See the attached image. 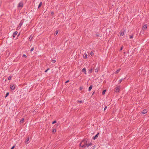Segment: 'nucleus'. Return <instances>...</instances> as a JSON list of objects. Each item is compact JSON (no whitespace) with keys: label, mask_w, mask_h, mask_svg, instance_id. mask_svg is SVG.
I'll list each match as a JSON object with an SVG mask.
<instances>
[{"label":"nucleus","mask_w":149,"mask_h":149,"mask_svg":"<svg viewBox=\"0 0 149 149\" xmlns=\"http://www.w3.org/2000/svg\"><path fill=\"white\" fill-rule=\"evenodd\" d=\"M87 139H86L83 140L80 143V146L82 148L85 147L86 146L87 144Z\"/></svg>","instance_id":"f257e3e1"},{"label":"nucleus","mask_w":149,"mask_h":149,"mask_svg":"<svg viewBox=\"0 0 149 149\" xmlns=\"http://www.w3.org/2000/svg\"><path fill=\"white\" fill-rule=\"evenodd\" d=\"M24 19H23L20 21V22L19 23V24L18 25V26L17 27L18 28H20V27L23 24L24 22Z\"/></svg>","instance_id":"f03ea898"},{"label":"nucleus","mask_w":149,"mask_h":149,"mask_svg":"<svg viewBox=\"0 0 149 149\" xmlns=\"http://www.w3.org/2000/svg\"><path fill=\"white\" fill-rule=\"evenodd\" d=\"M23 6V3L22 1L20 2L18 4L17 7L18 8L21 7L22 8Z\"/></svg>","instance_id":"7ed1b4c3"},{"label":"nucleus","mask_w":149,"mask_h":149,"mask_svg":"<svg viewBox=\"0 0 149 149\" xmlns=\"http://www.w3.org/2000/svg\"><path fill=\"white\" fill-rule=\"evenodd\" d=\"M120 91V88L118 87L115 88V92L116 93L119 92Z\"/></svg>","instance_id":"20e7f679"},{"label":"nucleus","mask_w":149,"mask_h":149,"mask_svg":"<svg viewBox=\"0 0 149 149\" xmlns=\"http://www.w3.org/2000/svg\"><path fill=\"white\" fill-rule=\"evenodd\" d=\"M147 28V26L146 24L144 25L142 29L143 30L145 31L146 30Z\"/></svg>","instance_id":"39448f33"},{"label":"nucleus","mask_w":149,"mask_h":149,"mask_svg":"<svg viewBox=\"0 0 149 149\" xmlns=\"http://www.w3.org/2000/svg\"><path fill=\"white\" fill-rule=\"evenodd\" d=\"M99 134V133H97L94 137H93V139L94 140L96 139L98 137Z\"/></svg>","instance_id":"423d86ee"},{"label":"nucleus","mask_w":149,"mask_h":149,"mask_svg":"<svg viewBox=\"0 0 149 149\" xmlns=\"http://www.w3.org/2000/svg\"><path fill=\"white\" fill-rule=\"evenodd\" d=\"M10 88L12 90H14L15 89V87L14 85H11L10 86Z\"/></svg>","instance_id":"0eeeda50"},{"label":"nucleus","mask_w":149,"mask_h":149,"mask_svg":"<svg viewBox=\"0 0 149 149\" xmlns=\"http://www.w3.org/2000/svg\"><path fill=\"white\" fill-rule=\"evenodd\" d=\"M147 112V110L146 109H144L142 111V113L143 114L146 113Z\"/></svg>","instance_id":"6e6552de"},{"label":"nucleus","mask_w":149,"mask_h":149,"mask_svg":"<svg viewBox=\"0 0 149 149\" xmlns=\"http://www.w3.org/2000/svg\"><path fill=\"white\" fill-rule=\"evenodd\" d=\"M125 31H121L120 33V36H123L124 35V32Z\"/></svg>","instance_id":"1a4fd4ad"},{"label":"nucleus","mask_w":149,"mask_h":149,"mask_svg":"<svg viewBox=\"0 0 149 149\" xmlns=\"http://www.w3.org/2000/svg\"><path fill=\"white\" fill-rule=\"evenodd\" d=\"M29 138L28 137L25 141V143L27 144H28L29 143Z\"/></svg>","instance_id":"9d476101"},{"label":"nucleus","mask_w":149,"mask_h":149,"mask_svg":"<svg viewBox=\"0 0 149 149\" xmlns=\"http://www.w3.org/2000/svg\"><path fill=\"white\" fill-rule=\"evenodd\" d=\"M82 71L83 72H84V73H85V74H86V69L84 68L82 70Z\"/></svg>","instance_id":"9b49d317"},{"label":"nucleus","mask_w":149,"mask_h":149,"mask_svg":"<svg viewBox=\"0 0 149 149\" xmlns=\"http://www.w3.org/2000/svg\"><path fill=\"white\" fill-rule=\"evenodd\" d=\"M92 144L91 143H88V144L87 143L86 146L87 147H88L89 146H92Z\"/></svg>","instance_id":"f8f14e48"},{"label":"nucleus","mask_w":149,"mask_h":149,"mask_svg":"<svg viewBox=\"0 0 149 149\" xmlns=\"http://www.w3.org/2000/svg\"><path fill=\"white\" fill-rule=\"evenodd\" d=\"M120 70V69H118V70H117L115 72V74H117L118 73Z\"/></svg>","instance_id":"ddd939ff"},{"label":"nucleus","mask_w":149,"mask_h":149,"mask_svg":"<svg viewBox=\"0 0 149 149\" xmlns=\"http://www.w3.org/2000/svg\"><path fill=\"white\" fill-rule=\"evenodd\" d=\"M42 2H40V3L38 5V8H39L41 6H42Z\"/></svg>","instance_id":"4468645a"},{"label":"nucleus","mask_w":149,"mask_h":149,"mask_svg":"<svg viewBox=\"0 0 149 149\" xmlns=\"http://www.w3.org/2000/svg\"><path fill=\"white\" fill-rule=\"evenodd\" d=\"M92 85L89 88H88V91H91V90L92 88Z\"/></svg>","instance_id":"2eb2a0df"},{"label":"nucleus","mask_w":149,"mask_h":149,"mask_svg":"<svg viewBox=\"0 0 149 149\" xmlns=\"http://www.w3.org/2000/svg\"><path fill=\"white\" fill-rule=\"evenodd\" d=\"M92 70H93V69L92 68H91V69H90L88 71V73L90 74V73H91L92 72Z\"/></svg>","instance_id":"dca6fc26"},{"label":"nucleus","mask_w":149,"mask_h":149,"mask_svg":"<svg viewBox=\"0 0 149 149\" xmlns=\"http://www.w3.org/2000/svg\"><path fill=\"white\" fill-rule=\"evenodd\" d=\"M24 119L23 118L21 119V120L20 121V123H23L24 122Z\"/></svg>","instance_id":"f3484780"},{"label":"nucleus","mask_w":149,"mask_h":149,"mask_svg":"<svg viewBox=\"0 0 149 149\" xmlns=\"http://www.w3.org/2000/svg\"><path fill=\"white\" fill-rule=\"evenodd\" d=\"M125 79V78L124 79H120V80H119L118 81V82H119V83H120L123 80V79Z\"/></svg>","instance_id":"a211bd4d"},{"label":"nucleus","mask_w":149,"mask_h":149,"mask_svg":"<svg viewBox=\"0 0 149 149\" xmlns=\"http://www.w3.org/2000/svg\"><path fill=\"white\" fill-rule=\"evenodd\" d=\"M87 56V55L86 54H85L84 55V58H86Z\"/></svg>","instance_id":"6ab92c4d"},{"label":"nucleus","mask_w":149,"mask_h":149,"mask_svg":"<svg viewBox=\"0 0 149 149\" xmlns=\"http://www.w3.org/2000/svg\"><path fill=\"white\" fill-rule=\"evenodd\" d=\"M58 33V30L56 31L54 33V35L55 36Z\"/></svg>","instance_id":"aec40b11"},{"label":"nucleus","mask_w":149,"mask_h":149,"mask_svg":"<svg viewBox=\"0 0 149 149\" xmlns=\"http://www.w3.org/2000/svg\"><path fill=\"white\" fill-rule=\"evenodd\" d=\"M99 70V69L98 68H96L95 70V72H98Z\"/></svg>","instance_id":"412c9836"},{"label":"nucleus","mask_w":149,"mask_h":149,"mask_svg":"<svg viewBox=\"0 0 149 149\" xmlns=\"http://www.w3.org/2000/svg\"><path fill=\"white\" fill-rule=\"evenodd\" d=\"M106 92V90H104L102 92V94L103 95H104L105 94V92Z\"/></svg>","instance_id":"4be33fe9"},{"label":"nucleus","mask_w":149,"mask_h":149,"mask_svg":"<svg viewBox=\"0 0 149 149\" xmlns=\"http://www.w3.org/2000/svg\"><path fill=\"white\" fill-rule=\"evenodd\" d=\"M56 131V129H53V131H52V132L53 133H55Z\"/></svg>","instance_id":"5701e85b"},{"label":"nucleus","mask_w":149,"mask_h":149,"mask_svg":"<svg viewBox=\"0 0 149 149\" xmlns=\"http://www.w3.org/2000/svg\"><path fill=\"white\" fill-rule=\"evenodd\" d=\"M93 53L92 52H91L90 54V55H91V56L93 55Z\"/></svg>","instance_id":"b1692460"},{"label":"nucleus","mask_w":149,"mask_h":149,"mask_svg":"<svg viewBox=\"0 0 149 149\" xmlns=\"http://www.w3.org/2000/svg\"><path fill=\"white\" fill-rule=\"evenodd\" d=\"M17 32L15 31L14 32L13 35H17Z\"/></svg>","instance_id":"393cba45"},{"label":"nucleus","mask_w":149,"mask_h":149,"mask_svg":"<svg viewBox=\"0 0 149 149\" xmlns=\"http://www.w3.org/2000/svg\"><path fill=\"white\" fill-rule=\"evenodd\" d=\"M77 102L79 103H82L83 102V101L81 100H78Z\"/></svg>","instance_id":"a878e982"},{"label":"nucleus","mask_w":149,"mask_h":149,"mask_svg":"<svg viewBox=\"0 0 149 149\" xmlns=\"http://www.w3.org/2000/svg\"><path fill=\"white\" fill-rule=\"evenodd\" d=\"M11 79V76H10L8 77V80H10Z\"/></svg>","instance_id":"bb28decb"},{"label":"nucleus","mask_w":149,"mask_h":149,"mask_svg":"<svg viewBox=\"0 0 149 149\" xmlns=\"http://www.w3.org/2000/svg\"><path fill=\"white\" fill-rule=\"evenodd\" d=\"M8 95H9V93L8 92L6 93V95L5 97H7L8 96Z\"/></svg>","instance_id":"cd10ccee"},{"label":"nucleus","mask_w":149,"mask_h":149,"mask_svg":"<svg viewBox=\"0 0 149 149\" xmlns=\"http://www.w3.org/2000/svg\"><path fill=\"white\" fill-rule=\"evenodd\" d=\"M34 49V47H32V48L31 49V50H30L31 52H32V51H33V50Z\"/></svg>","instance_id":"c85d7f7f"},{"label":"nucleus","mask_w":149,"mask_h":149,"mask_svg":"<svg viewBox=\"0 0 149 149\" xmlns=\"http://www.w3.org/2000/svg\"><path fill=\"white\" fill-rule=\"evenodd\" d=\"M52 62L54 63H55L56 62V61L55 60H52Z\"/></svg>","instance_id":"c756f323"},{"label":"nucleus","mask_w":149,"mask_h":149,"mask_svg":"<svg viewBox=\"0 0 149 149\" xmlns=\"http://www.w3.org/2000/svg\"><path fill=\"white\" fill-rule=\"evenodd\" d=\"M49 70V68H47L46 70L45 71V72H47V71Z\"/></svg>","instance_id":"7c9ffc66"},{"label":"nucleus","mask_w":149,"mask_h":149,"mask_svg":"<svg viewBox=\"0 0 149 149\" xmlns=\"http://www.w3.org/2000/svg\"><path fill=\"white\" fill-rule=\"evenodd\" d=\"M54 15V12H52L51 13V16H53Z\"/></svg>","instance_id":"2f4dec72"},{"label":"nucleus","mask_w":149,"mask_h":149,"mask_svg":"<svg viewBox=\"0 0 149 149\" xmlns=\"http://www.w3.org/2000/svg\"><path fill=\"white\" fill-rule=\"evenodd\" d=\"M23 56L24 58H26V55L23 54Z\"/></svg>","instance_id":"473e14b6"},{"label":"nucleus","mask_w":149,"mask_h":149,"mask_svg":"<svg viewBox=\"0 0 149 149\" xmlns=\"http://www.w3.org/2000/svg\"><path fill=\"white\" fill-rule=\"evenodd\" d=\"M56 123V120H54V121H53L52 123L53 124H54Z\"/></svg>","instance_id":"72a5a7b5"},{"label":"nucleus","mask_w":149,"mask_h":149,"mask_svg":"<svg viewBox=\"0 0 149 149\" xmlns=\"http://www.w3.org/2000/svg\"><path fill=\"white\" fill-rule=\"evenodd\" d=\"M133 36H130V39H132V38H133Z\"/></svg>","instance_id":"f704fd0d"},{"label":"nucleus","mask_w":149,"mask_h":149,"mask_svg":"<svg viewBox=\"0 0 149 149\" xmlns=\"http://www.w3.org/2000/svg\"><path fill=\"white\" fill-rule=\"evenodd\" d=\"M82 89H83V88L82 87H80V88H79L80 90H82Z\"/></svg>","instance_id":"c9c22d12"},{"label":"nucleus","mask_w":149,"mask_h":149,"mask_svg":"<svg viewBox=\"0 0 149 149\" xmlns=\"http://www.w3.org/2000/svg\"><path fill=\"white\" fill-rule=\"evenodd\" d=\"M107 106H105V107H104V111H105L107 109Z\"/></svg>","instance_id":"e433bc0d"},{"label":"nucleus","mask_w":149,"mask_h":149,"mask_svg":"<svg viewBox=\"0 0 149 149\" xmlns=\"http://www.w3.org/2000/svg\"><path fill=\"white\" fill-rule=\"evenodd\" d=\"M31 35L30 37L29 38V40H30V41H31L32 39V38H31Z\"/></svg>","instance_id":"4c0bfd02"},{"label":"nucleus","mask_w":149,"mask_h":149,"mask_svg":"<svg viewBox=\"0 0 149 149\" xmlns=\"http://www.w3.org/2000/svg\"><path fill=\"white\" fill-rule=\"evenodd\" d=\"M69 82V80L65 82V83H67Z\"/></svg>","instance_id":"58836bf2"},{"label":"nucleus","mask_w":149,"mask_h":149,"mask_svg":"<svg viewBox=\"0 0 149 149\" xmlns=\"http://www.w3.org/2000/svg\"><path fill=\"white\" fill-rule=\"evenodd\" d=\"M15 146H13L12 148H11V149H13L14 148H15Z\"/></svg>","instance_id":"ea45409f"},{"label":"nucleus","mask_w":149,"mask_h":149,"mask_svg":"<svg viewBox=\"0 0 149 149\" xmlns=\"http://www.w3.org/2000/svg\"><path fill=\"white\" fill-rule=\"evenodd\" d=\"M123 46H122V47H121L120 49V50H122L123 49Z\"/></svg>","instance_id":"a19ab883"},{"label":"nucleus","mask_w":149,"mask_h":149,"mask_svg":"<svg viewBox=\"0 0 149 149\" xmlns=\"http://www.w3.org/2000/svg\"><path fill=\"white\" fill-rule=\"evenodd\" d=\"M56 126H58L59 125V124L57 123V124H56Z\"/></svg>","instance_id":"79ce46f5"},{"label":"nucleus","mask_w":149,"mask_h":149,"mask_svg":"<svg viewBox=\"0 0 149 149\" xmlns=\"http://www.w3.org/2000/svg\"><path fill=\"white\" fill-rule=\"evenodd\" d=\"M94 93H95V92H94L92 94V95H93V94H94Z\"/></svg>","instance_id":"37998d69"},{"label":"nucleus","mask_w":149,"mask_h":149,"mask_svg":"<svg viewBox=\"0 0 149 149\" xmlns=\"http://www.w3.org/2000/svg\"><path fill=\"white\" fill-rule=\"evenodd\" d=\"M13 37L14 38L15 37V36L14 35H13Z\"/></svg>","instance_id":"c03bdc74"}]
</instances>
